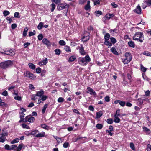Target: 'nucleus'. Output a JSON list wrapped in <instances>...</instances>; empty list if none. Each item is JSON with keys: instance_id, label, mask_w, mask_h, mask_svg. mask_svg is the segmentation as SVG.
<instances>
[{"instance_id": "cd10ccee", "label": "nucleus", "mask_w": 151, "mask_h": 151, "mask_svg": "<svg viewBox=\"0 0 151 151\" xmlns=\"http://www.w3.org/2000/svg\"><path fill=\"white\" fill-rule=\"evenodd\" d=\"M104 44L108 46L109 48L112 46V43H111L110 42L108 41H104Z\"/></svg>"}, {"instance_id": "69168bd1", "label": "nucleus", "mask_w": 151, "mask_h": 151, "mask_svg": "<svg viewBox=\"0 0 151 151\" xmlns=\"http://www.w3.org/2000/svg\"><path fill=\"white\" fill-rule=\"evenodd\" d=\"M41 97V99L43 101L45 100L47 98V96L45 95H42Z\"/></svg>"}, {"instance_id": "37998d69", "label": "nucleus", "mask_w": 151, "mask_h": 151, "mask_svg": "<svg viewBox=\"0 0 151 151\" xmlns=\"http://www.w3.org/2000/svg\"><path fill=\"white\" fill-rule=\"evenodd\" d=\"M110 39L111 42L113 44L117 42L116 39L114 37H112L110 38Z\"/></svg>"}, {"instance_id": "f3484780", "label": "nucleus", "mask_w": 151, "mask_h": 151, "mask_svg": "<svg viewBox=\"0 0 151 151\" xmlns=\"http://www.w3.org/2000/svg\"><path fill=\"white\" fill-rule=\"evenodd\" d=\"M90 1L89 0L88 1L87 4L85 7V9L86 10H88L90 9Z\"/></svg>"}, {"instance_id": "a18cd8bd", "label": "nucleus", "mask_w": 151, "mask_h": 151, "mask_svg": "<svg viewBox=\"0 0 151 151\" xmlns=\"http://www.w3.org/2000/svg\"><path fill=\"white\" fill-rule=\"evenodd\" d=\"M106 122L108 124H111L113 122V120L111 118L107 120Z\"/></svg>"}, {"instance_id": "a211bd4d", "label": "nucleus", "mask_w": 151, "mask_h": 151, "mask_svg": "<svg viewBox=\"0 0 151 151\" xmlns=\"http://www.w3.org/2000/svg\"><path fill=\"white\" fill-rule=\"evenodd\" d=\"M143 131L147 132L146 134H150L151 133V131L149 129L145 127H143Z\"/></svg>"}, {"instance_id": "5fc2aeb1", "label": "nucleus", "mask_w": 151, "mask_h": 151, "mask_svg": "<svg viewBox=\"0 0 151 151\" xmlns=\"http://www.w3.org/2000/svg\"><path fill=\"white\" fill-rule=\"evenodd\" d=\"M35 34V31L34 30L33 32H30L29 33V36H31L34 35Z\"/></svg>"}, {"instance_id": "bf43d9fd", "label": "nucleus", "mask_w": 151, "mask_h": 151, "mask_svg": "<svg viewBox=\"0 0 151 151\" xmlns=\"http://www.w3.org/2000/svg\"><path fill=\"white\" fill-rule=\"evenodd\" d=\"M119 104L121 106L123 107L125 106V102L120 101L119 103Z\"/></svg>"}, {"instance_id": "603ef678", "label": "nucleus", "mask_w": 151, "mask_h": 151, "mask_svg": "<svg viewBox=\"0 0 151 151\" xmlns=\"http://www.w3.org/2000/svg\"><path fill=\"white\" fill-rule=\"evenodd\" d=\"M146 4L148 6L151 7V0H148L146 1Z\"/></svg>"}, {"instance_id": "aec40b11", "label": "nucleus", "mask_w": 151, "mask_h": 151, "mask_svg": "<svg viewBox=\"0 0 151 151\" xmlns=\"http://www.w3.org/2000/svg\"><path fill=\"white\" fill-rule=\"evenodd\" d=\"M128 45L131 47L134 48L135 47V44L134 42L132 41L129 42H128Z\"/></svg>"}, {"instance_id": "f257e3e1", "label": "nucleus", "mask_w": 151, "mask_h": 151, "mask_svg": "<svg viewBox=\"0 0 151 151\" xmlns=\"http://www.w3.org/2000/svg\"><path fill=\"white\" fill-rule=\"evenodd\" d=\"M91 61V59L88 55L86 56L85 57H79L78 59L79 63L82 66L86 65L87 64V62Z\"/></svg>"}, {"instance_id": "f704fd0d", "label": "nucleus", "mask_w": 151, "mask_h": 151, "mask_svg": "<svg viewBox=\"0 0 151 151\" xmlns=\"http://www.w3.org/2000/svg\"><path fill=\"white\" fill-rule=\"evenodd\" d=\"M102 0H93V2H94V5L99 4L100 1Z\"/></svg>"}, {"instance_id": "680f3d73", "label": "nucleus", "mask_w": 151, "mask_h": 151, "mask_svg": "<svg viewBox=\"0 0 151 151\" xmlns=\"http://www.w3.org/2000/svg\"><path fill=\"white\" fill-rule=\"evenodd\" d=\"M17 146L15 145H12L11 147V149L17 150Z\"/></svg>"}, {"instance_id": "6ab92c4d", "label": "nucleus", "mask_w": 151, "mask_h": 151, "mask_svg": "<svg viewBox=\"0 0 151 151\" xmlns=\"http://www.w3.org/2000/svg\"><path fill=\"white\" fill-rule=\"evenodd\" d=\"M103 113L101 111H99L96 113V116L95 118L97 119L100 118L102 115Z\"/></svg>"}, {"instance_id": "052dcab7", "label": "nucleus", "mask_w": 151, "mask_h": 151, "mask_svg": "<svg viewBox=\"0 0 151 151\" xmlns=\"http://www.w3.org/2000/svg\"><path fill=\"white\" fill-rule=\"evenodd\" d=\"M52 1L55 2L56 4H58L60 3V0H51Z\"/></svg>"}, {"instance_id": "5701e85b", "label": "nucleus", "mask_w": 151, "mask_h": 151, "mask_svg": "<svg viewBox=\"0 0 151 151\" xmlns=\"http://www.w3.org/2000/svg\"><path fill=\"white\" fill-rule=\"evenodd\" d=\"M76 59V57L75 55L71 56L70 57L68 61L69 62H72L74 61Z\"/></svg>"}, {"instance_id": "09e8293b", "label": "nucleus", "mask_w": 151, "mask_h": 151, "mask_svg": "<svg viewBox=\"0 0 151 151\" xmlns=\"http://www.w3.org/2000/svg\"><path fill=\"white\" fill-rule=\"evenodd\" d=\"M150 92L149 90H148L145 92V95L147 97L150 96Z\"/></svg>"}, {"instance_id": "dca6fc26", "label": "nucleus", "mask_w": 151, "mask_h": 151, "mask_svg": "<svg viewBox=\"0 0 151 151\" xmlns=\"http://www.w3.org/2000/svg\"><path fill=\"white\" fill-rule=\"evenodd\" d=\"M90 38V36L89 34L87 35H84L82 38V40L83 42H86Z\"/></svg>"}, {"instance_id": "49530a36", "label": "nucleus", "mask_w": 151, "mask_h": 151, "mask_svg": "<svg viewBox=\"0 0 151 151\" xmlns=\"http://www.w3.org/2000/svg\"><path fill=\"white\" fill-rule=\"evenodd\" d=\"M143 54L144 55L147 56H151V53H150L149 52L147 51H145L144 52Z\"/></svg>"}, {"instance_id": "0eeeda50", "label": "nucleus", "mask_w": 151, "mask_h": 151, "mask_svg": "<svg viewBox=\"0 0 151 151\" xmlns=\"http://www.w3.org/2000/svg\"><path fill=\"white\" fill-rule=\"evenodd\" d=\"M42 42L44 44L46 45L47 47H50L51 45V43L47 38H44L43 39Z\"/></svg>"}, {"instance_id": "4468645a", "label": "nucleus", "mask_w": 151, "mask_h": 151, "mask_svg": "<svg viewBox=\"0 0 151 151\" xmlns=\"http://www.w3.org/2000/svg\"><path fill=\"white\" fill-rule=\"evenodd\" d=\"M114 15L111 14H106L104 17V18L105 20H109L111 17H113Z\"/></svg>"}, {"instance_id": "ea45409f", "label": "nucleus", "mask_w": 151, "mask_h": 151, "mask_svg": "<svg viewBox=\"0 0 151 151\" xmlns=\"http://www.w3.org/2000/svg\"><path fill=\"white\" fill-rule=\"evenodd\" d=\"M19 141V139L18 138H17L13 140L12 141L11 143V144H14L18 142Z\"/></svg>"}, {"instance_id": "423d86ee", "label": "nucleus", "mask_w": 151, "mask_h": 151, "mask_svg": "<svg viewBox=\"0 0 151 151\" xmlns=\"http://www.w3.org/2000/svg\"><path fill=\"white\" fill-rule=\"evenodd\" d=\"M79 49V52L82 55H84L86 54V52L84 50V47L82 44H80V46H78L77 48Z\"/></svg>"}, {"instance_id": "338daca9", "label": "nucleus", "mask_w": 151, "mask_h": 151, "mask_svg": "<svg viewBox=\"0 0 151 151\" xmlns=\"http://www.w3.org/2000/svg\"><path fill=\"white\" fill-rule=\"evenodd\" d=\"M110 97L109 96H106L105 97V100L106 101L108 102L110 101Z\"/></svg>"}, {"instance_id": "de8ad7c7", "label": "nucleus", "mask_w": 151, "mask_h": 151, "mask_svg": "<svg viewBox=\"0 0 151 151\" xmlns=\"http://www.w3.org/2000/svg\"><path fill=\"white\" fill-rule=\"evenodd\" d=\"M96 127L98 129H101L102 128L103 125L101 124H98L96 125Z\"/></svg>"}, {"instance_id": "79ce46f5", "label": "nucleus", "mask_w": 151, "mask_h": 151, "mask_svg": "<svg viewBox=\"0 0 151 151\" xmlns=\"http://www.w3.org/2000/svg\"><path fill=\"white\" fill-rule=\"evenodd\" d=\"M55 54L57 55H59L60 54L61 51L60 49H57L55 50Z\"/></svg>"}, {"instance_id": "7c9ffc66", "label": "nucleus", "mask_w": 151, "mask_h": 151, "mask_svg": "<svg viewBox=\"0 0 151 151\" xmlns=\"http://www.w3.org/2000/svg\"><path fill=\"white\" fill-rule=\"evenodd\" d=\"M29 67L32 69H35L36 68L35 65L32 63H29L28 64Z\"/></svg>"}, {"instance_id": "4d7b16f0", "label": "nucleus", "mask_w": 151, "mask_h": 151, "mask_svg": "<svg viewBox=\"0 0 151 151\" xmlns=\"http://www.w3.org/2000/svg\"><path fill=\"white\" fill-rule=\"evenodd\" d=\"M43 38V36L42 34H40L38 36V39L39 40H41Z\"/></svg>"}, {"instance_id": "2f4dec72", "label": "nucleus", "mask_w": 151, "mask_h": 151, "mask_svg": "<svg viewBox=\"0 0 151 151\" xmlns=\"http://www.w3.org/2000/svg\"><path fill=\"white\" fill-rule=\"evenodd\" d=\"M41 127L44 129L47 130H48L49 127L47 125L45 124H41Z\"/></svg>"}, {"instance_id": "7ed1b4c3", "label": "nucleus", "mask_w": 151, "mask_h": 151, "mask_svg": "<svg viewBox=\"0 0 151 151\" xmlns=\"http://www.w3.org/2000/svg\"><path fill=\"white\" fill-rule=\"evenodd\" d=\"M12 62L10 60L2 62L0 63V68L2 69H6L12 65Z\"/></svg>"}, {"instance_id": "0e129e2a", "label": "nucleus", "mask_w": 151, "mask_h": 151, "mask_svg": "<svg viewBox=\"0 0 151 151\" xmlns=\"http://www.w3.org/2000/svg\"><path fill=\"white\" fill-rule=\"evenodd\" d=\"M14 16L16 18H19V13L18 12H15L14 14Z\"/></svg>"}, {"instance_id": "b1692460", "label": "nucleus", "mask_w": 151, "mask_h": 151, "mask_svg": "<svg viewBox=\"0 0 151 151\" xmlns=\"http://www.w3.org/2000/svg\"><path fill=\"white\" fill-rule=\"evenodd\" d=\"M109 31L110 33L112 34L113 35H114V33H117V30L116 29H110Z\"/></svg>"}, {"instance_id": "9b49d317", "label": "nucleus", "mask_w": 151, "mask_h": 151, "mask_svg": "<svg viewBox=\"0 0 151 151\" xmlns=\"http://www.w3.org/2000/svg\"><path fill=\"white\" fill-rule=\"evenodd\" d=\"M125 56L126 59L128 60L129 61H130L132 60V56L130 53L129 52H126L125 54Z\"/></svg>"}, {"instance_id": "8fccbe9b", "label": "nucleus", "mask_w": 151, "mask_h": 151, "mask_svg": "<svg viewBox=\"0 0 151 151\" xmlns=\"http://www.w3.org/2000/svg\"><path fill=\"white\" fill-rule=\"evenodd\" d=\"M50 6L51 7V11L52 12H53L55 8V5L54 4L52 3L50 5Z\"/></svg>"}, {"instance_id": "f8f14e48", "label": "nucleus", "mask_w": 151, "mask_h": 151, "mask_svg": "<svg viewBox=\"0 0 151 151\" xmlns=\"http://www.w3.org/2000/svg\"><path fill=\"white\" fill-rule=\"evenodd\" d=\"M45 133L44 132H42L40 133H39L35 135V137L37 138H41L45 136Z\"/></svg>"}, {"instance_id": "e433bc0d", "label": "nucleus", "mask_w": 151, "mask_h": 151, "mask_svg": "<svg viewBox=\"0 0 151 151\" xmlns=\"http://www.w3.org/2000/svg\"><path fill=\"white\" fill-rule=\"evenodd\" d=\"M122 83L124 86H125L128 84V82L126 80V79L124 77L123 78Z\"/></svg>"}, {"instance_id": "4c0bfd02", "label": "nucleus", "mask_w": 151, "mask_h": 151, "mask_svg": "<svg viewBox=\"0 0 151 151\" xmlns=\"http://www.w3.org/2000/svg\"><path fill=\"white\" fill-rule=\"evenodd\" d=\"M39 132L37 130H36L30 132L31 135H34Z\"/></svg>"}, {"instance_id": "4be33fe9", "label": "nucleus", "mask_w": 151, "mask_h": 151, "mask_svg": "<svg viewBox=\"0 0 151 151\" xmlns=\"http://www.w3.org/2000/svg\"><path fill=\"white\" fill-rule=\"evenodd\" d=\"M110 35L108 33H106L104 35V38L105 40V41H108L110 39Z\"/></svg>"}, {"instance_id": "6e6552de", "label": "nucleus", "mask_w": 151, "mask_h": 151, "mask_svg": "<svg viewBox=\"0 0 151 151\" xmlns=\"http://www.w3.org/2000/svg\"><path fill=\"white\" fill-rule=\"evenodd\" d=\"M88 91L86 92L88 93H90L91 95H93L94 96L96 95V93L95 91L91 88L88 87L87 88Z\"/></svg>"}, {"instance_id": "1a4fd4ad", "label": "nucleus", "mask_w": 151, "mask_h": 151, "mask_svg": "<svg viewBox=\"0 0 151 151\" xmlns=\"http://www.w3.org/2000/svg\"><path fill=\"white\" fill-rule=\"evenodd\" d=\"M134 11L135 12L139 14H141V9L140 5L139 4Z\"/></svg>"}, {"instance_id": "412c9836", "label": "nucleus", "mask_w": 151, "mask_h": 151, "mask_svg": "<svg viewBox=\"0 0 151 151\" xmlns=\"http://www.w3.org/2000/svg\"><path fill=\"white\" fill-rule=\"evenodd\" d=\"M44 93V92L42 90H40V91H38L36 95V96H38L41 97L43 95Z\"/></svg>"}, {"instance_id": "a19ab883", "label": "nucleus", "mask_w": 151, "mask_h": 151, "mask_svg": "<svg viewBox=\"0 0 151 151\" xmlns=\"http://www.w3.org/2000/svg\"><path fill=\"white\" fill-rule=\"evenodd\" d=\"M140 67H141V70L142 71L144 72H146V70H147V68H146L144 67L143 66L142 64L141 65Z\"/></svg>"}, {"instance_id": "393cba45", "label": "nucleus", "mask_w": 151, "mask_h": 151, "mask_svg": "<svg viewBox=\"0 0 151 151\" xmlns=\"http://www.w3.org/2000/svg\"><path fill=\"white\" fill-rule=\"evenodd\" d=\"M30 79L35 80L36 78V76L32 73H30L28 77Z\"/></svg>"}, {"instance_id": "f03ea898", "label": "nucleus", "mask_w": 151, "mask_h": 151, "mask_svg": "<svg viewBox=\"0 0 151 151\" xmlns=\"http://www.w3.org/2000/svg\"><path fill=\"white\" fill-rule=\"evenodd\" d=\"M133 39L137 41L142 42L144 40L143 33L139 32H136L133 37Z\"/></svg>"}, {"instance_id": "a878e982", "label": "nucleus", "mask_w": 151, "mask_h": 151, "mask_svg": "<svg viewBox=\"0 0 151 151\" xmlns=\"http://www.w3.org/2000/svg\"><path fill=\"white\" fill-rule=\"evenodd\" d=\"M53 137L56 139L58 143L59 144L62 142V140L61 138L55 136H53Z\"/></svg>"}, {"instance_id": "58836bf2", "label": "nucleus", "mask_w": 151, "mask_h": 151, "mask_svg": "<svg viewBox=\"0 0 151 151\" xmlns=\"http://www.w3.org/2000/svg\"><path fill=\"white\" fill-rule=\"evenodd\" d=\"M48 105L47 104H45L43 106V108L42 110V112L43 114H44L45 111Z\"/></svg>"}, {"instance_id": "c03bdc74", "label": "nucleus", "mask_w": 151, "mask_h": 151, "mask_svg": "<svg viewBox=\"0 0 151 151\" xmlns=\"http://www.w3.org/2000/svg\"><path fill=\"white\" fill-rule=\"evenodd\" d=\"M3 14L4 16H6L10 14V12L8 11L5 10L3 11Z\"/></svg>"}, {"instance_id": "c756f323", "label": "nucleus", "mask_w": 151, "mask_h": 151, "mask_svg": "<svg viewBox=\"0 0 151 151\" xmlns=\"http://www.w3.org/2000/svg\"><path fill=\"white\" fill-rule=\"evenodd\" d=\"M65 50L68 52H71V49L70 47L67 45L65 47Z\"/></svg>"}, {"instance_id": "c9c22d12", "label": "nucleus", "mask_w": 151, "mask_h": 151, "mask_svg": "<svg viewBox=\"0 0 151 151\" xmlns=\"http://www.w3.org/2000/svg\"><path fill=\"white\" fill-rule=\"evenodd\" d=\"M59 43L60 45L61 46H64L66 44L65 41L63 40H60L59 42Z\"/></svg>"}, {"instance_id": "473e14b6", "label": "nucleus", "mask_w": 151, "mask_h": 151, "mask_svg": "<svg viewBox=\"0 0 151 151\" xmlns=\"http://www.w3.org/2000/svg\"><path fill=\"white\" fill-rule=\"evenodd\" d=\"M114 120L115 123H118L120 122V119L119 118H118V116H114Z\"/></svg>"}, {"instance_id": "13d9d810", "label": "nucleus", "mask_w": 151, "mask_h": 151, "mask_svg": "<svg viewBox=\"0 0 151 151\" xmlns=\"http://www.w3.org/2000/svg\"><path fill=\"white\" fill-rule=\"evenodd\" d=\"M36 72L37 73H39L41 71V69L39 67L37 68L36 69Z\"/></svg>"}, {"instance_id": "6e6d98bb", "label": "nucleus", "mask_w": 151, "mask_h": 151, "mask_svg": "<svg viewBox=\"0 0 151 151\" xmlns=\"http://www.w3.org/2000/svg\"><path fill=\"white\" fill-rule=\"evenodd\" d=\"M64 101V99L62 97H59L58 99V102L59 103L63 102Z\"/></svg>"}, {"instance_id": "2eb2a0df", "label": "nucleus", "mask_w": 151, "mask_h": 151, "mask_svg": "<svg viewBox=\"0 0 151 151\" xmlns=\"http://www.w3.org/2000/svg\"><path fill=\"white\" fill-rule=\"evenodd\" d=\"M111 51L114 54L116 55H119V53L117 51L116 48L115 47H112L111 49Z\"/></svg>"}, {"instance_id": "c85d7f7f", "label": "nucleus", "mask_w": 151, "mask_h": 151, "mask_svg": "<svg viewBox=\"0 0 151 151\" xmlns=\"http://www.w3.org/2000/svg\"><path fill=\"white\" fill-rule=\"evenodd\" d=\"M24 145L23 144L21 143L18 146L17 148V151H20L22 149V147H23Z\"/></svg>"}, {"instance_id": "39448f33", "label": "nucleus", "mask_w": 151, "mask_h": 151, "mask_svg": "<svg viewBox=\"0 0 151 151\" xmlns=\"http://www.w3.org/2000/svg\"><path fill=\"white\" fill-rule=\"evenodd\" d=\"M69 5L66 3L63 2L62 3L60 4H58L57 7V9L58 10H61L63 9L67 8L68 9Z\"/></svg>"}, {"instance_id": "72a5a7b5", "label": "nucleus", "mask_w": 151, "mask_h": 151, "mask_svg": "<svg viewBox=\"0 0 151 151\" xmlns=\"http://www.w3.org/2000/svg\"><path fill=\"white\" fill-rule=\"evenodd\" d=\"M22 127L23 128H26L28 129H30V127L25 124H22Z\"/></svg>"}, {"instance_id": "774afa93", "label": "nucleus", "mask_w": 151, "mask_h": 151, "mask_svg": "<svg viewBox=\"0 0 151 151\" xmlns=\"http://www.w3.org/2000/svg\"><path fill=\"white\" fill-rule=\"evenodd\" d=\"M2 94L4 96H6L8 95V92L7 91L5 90L2 93Z\"/></svg>"}, {"instance_id": "20e7f679", "label": "nucleus", "mask_w": 151, "mask_h": 151, "mask_svg": "<svg viewBox=\"0 0 151 151\" xmlns=\"http://www.w3.org/2000/svg\"><path fill=\"white\" fill-rule=\"evenodd\" d=\"M0 52L2 54L11 56H13L15 54V52L14 49H10L9 50H6L4 52L0 51Z\"/></svg>"}, {"instance_id": "e2e57ef3", "label": "nucleus", "mask_w": 151, "mask_h": 151, "mask_svg": "<svg viewBox=\"0 0 151 151\" xmlns=\"http://www.w3.org/2000/svg\"><path fill=\"white\" fill-rule=\"evenodd\" d=\"M30 73V72L29 71H26V73H24V76L25 77H28Z\"/></svg>"}, {"instance_id": "9d476101", "label": "nucleus", "mask_w": 151, "mask_h": 151, "mask_svg": "<svg viewBox=\"0 0 151 151\" xmlns=\"http://www.w3.org/2000/svg\"><path fill=\"white\" fill-rule=\"evenodd\" d=\"M48 62V59L47 58H45V59L43 60L40 62L38 63V65H45Z\"/></svg>"}, {"instance_id": "864d4df0", "label": "nucleus", "mask_w": 151, "mask_h": 151, "mask_svg": "<svg viewBox=\"0 0 151 151\" xmlns=\"http://www.w3.org/2000/svg\"><path fill=\"white\" fill-rule=\"evenodd\" d=\"M119 112L120 110L119 109L117 110L116 111V112L115 115H114V116L118 117L120 115Z\"/></svg>"}, {"instance_id": "3c124183", "label": "nucleus", "mask_w": 151, "mask_h": 151, "mask_svg": "<svg viewBox=\"0 0 151 151\" xmlns=\"http://www.w3.org/2000/svg\"><path fill=\"white\" fill-rule=\"evenodd\" d=\"M63 146L65 148H67L70 145L68 142H65L63 145Z\"/></svg>"}, {"instance_id": "ddd939ff", "label": "nucleus", "mask_w": 151, "mask_h": 151, "mask_svg": "<svg viewBox=\"0 0 151 151\" xmlns=\"http://www.w3.org/2000/svg\"><path fill=\"white\" fill-rule=\"evenodd\" d=\"M26 118H27V121L30 123L33 122L35 119L34 117L30 116H26Z\"/></svg>"}, {"instance_id": "bb28decb", "label": "nucleus", "mask_w": 151, "mask_h": 151, "mask_svg": "<svg viewBox=\"0 0 151 151\" xmlns=\"http://www.w3.org/2000/svg\"><path fill=\"white\" fill-rule=\"evenodd\" d=\"M44 23L43 22H41L39 23L37 26V28L39 30L41 29L43 26Z\"/></svg>"}]
</instances>
